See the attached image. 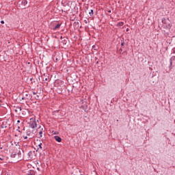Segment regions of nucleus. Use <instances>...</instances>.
<instances>
[{"label":"nucleus","instance_id":"nucleus-9","mask_svg":"<svg viewBox=\"0 0 175 175\" xmlns=\"http://www.w3.org/2000/svg\"><path fill=\"white\" fill-rule=\"evenodd\" d=\"M27 175H35V172L29 171L27 173Z\"/></svg>","mask_w":175,"mask_h":175},{"label":"nucleus","instance_id":"nucleus-31","mask_svg":"<svg viewBox=\"0 0 175 175\" xmlns=\"http://www.w3.org/2000/svg\"><path fill=\"white\" fill-rule=\"evenodd\" d=\"M0 159L2 161L3 159L1 157H0Z\"/></svg>","mask_w":175,"mask_h":175},{"label":"nucleus","instance_id":"nucleus-26","mask_svg":"<svg viewBox=\"0 0 175 175\" xmlns=\"http://www.w3.org/2000/svg\"><path fill=\"white\" fill-rule=\"evenodd\" d=\"M17 122H18V123H20V120H17Z\"/></svg>","mask_w":175,"mask_h":175},{"label":"nucleus","instance_id":"nucleus-6","mask_svg":"<svg viewBox=\"0 0 175 175\" xmlns=\"http://www.w3.org/2000/svg\"><path fill=\"white\" fill-rule=\"evenodd\" d=\"M35 152H32V151H29L28 153H27V155H28V157H29V158L30 159H32V158H33V153H34Z\"/></svg>","mask_w":175,"mask_h":175},{"label":"nucleus","instance_id":"nucleus-23","mask_svg":"<svg viewBox=\"0 0 175 175\" xmlns=\"http://www.w3.org/2000/svg\"><path fill=\"white\" fill-rule=\"evenodd\" d=\"M33 95H36V92H33Z\"/></svg>","mask_w":175,"mask_h":175},{"label":"nucleus","instance_id":"nucleus-14","mask_svg":"<svg viewBox=\"0 0 175 175\" xmlns=\"http://www.w3.org/2000/svg\"><path fill=\"white\" fill-rule=\"evenodd\" d=\"M23 5H27V3H28V1H27V0H24L22 1Z\"/></svg>","mask_w":175,"mask_h":175},{"label":"nucleus","instance_id":"nucleus-2","mask_svg":"<svg viewBox=\"0 0 175 175\" xmlns=\"http://www.w3.org/2000/svg\"><path fill=\"white\" fill-rule=\"evenodd\" d=\"M161 21L163 28L165 29H170V28H172V23L169 19L163 18Z\"/></svg>","mask_w":175,"mask_h":175},{"label":"nucleus","instance_id":"nucleus-8","mask_svg":"<svg viewBox=\"0 0 175 175\" xmlns=\"http://www.w3.org/2000/svg\"><path fill=\"white\" fill-rule=\"evenodd\" d=\"M172 66H173V62L170 60V66H169L170 70L172 69Z\"/></svg>","mask_w":175,"mask_h":175},{"label":"nucleus","instance_id":"nucleus-32","mask_svg":"<svg viewBox=\"0 0 175 175\" xmlns=\"http://www.w3.org/2000/svg\"><path fill=\"white\" fill-rule=\"evenodd\" d=\"M60 39H62V36L60 37Z\"/></svg>","mask_w":175,"mask_h":175},{"label":"nucleus","instance_id":"nucleus-30","mask_svg":"<svg viewBox=\"0 0 175 175\" xmlns=\"http://www.w3.org/2000/svg\"><path fill=\"white\" fill-rule=\"evenodd\" d=\"M15 111L17 113V109H15Z\"/></svg>","mask_w":175,"mask_h":175},{"label":"nucleus","instance_id":"nucleus-7","mask_svg":"<svg viewBox=\"0 0 175 175\" xmlns=\"http://www.w3.org/2000/svg\"><path fill=\"white\" fill-rule=\"evenodd\" d=\"M59 28H61V24L59 23L55 26V27L53 28V31H57V29H59Z\"/></svg>","mask_w":175,"mask_h":175},{"label":"nucleus","instance_id":"nucleus-18","mask_svg":"<svg viewBox=\"0 0 175 175\" xmlns=\"http://www.w3.org/2000/svg\"><path fill=\"white\" fill-rule=\"evenodd\" d=\"M17 109H18V110H19V111H21L23 110L21 107H18Z\"/></svg>","mask_w":175,"mask_h":175},{"label":"nucleus","instance_id":"nucleus-19","mask_svg":"<svg viewBox=\"0 0 175 175\" xmlns=\"http://www.w3.org/2000/svg\"><path fill=\"white\" fill-rule=\"evenodd\" d=\"M1 128H2V129H3L4 128H6V126L1 125Z\"/></svg>","mask_w":175,"mask_h":175},{"label":"nucleus","instance_id":"nucleus-4","mask_svg":"<svg viewBox=\"0 0 175 175\" xmlns=\"http://www.w3.org/2000/svg\"><path fill=\"white\" fill-rule=\"evenodd\" d=\"M26 135L27 136H29L30 139H32V137H33V133H32L31 131H27Z\"/></svg>","mask_w":175,"mask_h":175},{"label":"nucleus","instance_id":"nucleus-24","mask_svg":"<svg viewBox=\"0 0 175 175\" xmlns=\"http://www.w3.org/2000/svg\"><path fill=\"white\" fill-rule=\"evenodd\" d=\"M24 139L25 140H27V139H28V137H25Z\"/></svg>","mask_w":175,"mask_h":175},{"label":"nucleus","instance_id":"nucleus-17","mask_svg":"<svg viewBox=\"0 0 175 175\" xmlns=\"http://www.w3.org/2000/svg\"><path fill=\"white\" fill-rule=\"evenodd\" d=\"M43 81H49V77H46V78H43Z\"/></svg>","mask_w":175,"mask_h":175},{"label":"nucleus","instance_id":"nucleus-28","mask_svg":"<svg viewBox=\"0 0 175 175\" xmlns=\"http://www.w3.org/2000/svg\"><path fill=\"white\" fill-rule=\"evenodd\" d=\"M120 51H122V49H120Z\"/></svg>","mask_w":175,"mask_h":175},{"label":"nucleus","instance_id":"nucleus-29","mask_svg":"<svg viewBox=\"0 0 175 175\" xmlns=\"http://www.w3.org/2000/svg\"><path fill=\"white\" fill-rule=\"evenodd\" d=\"M22 100H24V97L22 98Z\"/></svg>","mask_w":175,"mask_h":175},{"label":"nucleus","instance_id":"nucleus-21","mask_svg":"<svg viewBox=\"0 0 175 175\" xmlns=\"http://www.w3.org/2000/svg\"><path fill=\"white\" fill-rule=\"evenodd\" d=\"M36 99H39V95H37V96H36Z\"/></svg>","mask_w":175,"mask_h":175},{"label":"nucleus","instance_id":"nucleus-5","mask_svg":"<svg viewBox=\"0 0 175 175\" xmlns=\"http://www.w3.org/2000/svg\"><path fill=\"white\" fill-rule=\"evenodd\" d=\"M54 137L55 140H56V142H58V143H61V142H62V139L61 138V137L56 135Z\"/></svg>","mask_w":175,"mask_h":175},{"label":"nucleus","instance_id":"nucleus-22","mask_svg":"<svg viewBox=\"0 0 175 175\" xmlns=\"http://www.w3.org/2000/svg\"><path fill=\"white\" fill-rule=\"evenodd\" d=\"M1 24H5V21H1Z\"/></svg>","mask_w":175,"mask_h":175},{"label":"nucleus","instance_id":"nucleus-16","mask_svg":"<svg viewBox=\"0 0 175 175\" xmlns=\"http://www.w3.org/2000/svg\"><path fill=\"white\" fill-rule=\"evenodd\" d=\"M62 42L63 44H66L67 41H66V40H62Z\"/></svg>","mask_w":175,"mask_h":175},{"label":"nucleus","instance_id":"nucleus-11","mask_svg":"<svg viewBox=\"0 0 175 175\" xmlns=\"http://www.w3.org/2000/svg\"><path fill=\"white\" fill-rule=\"evenodd\" d=\"M122 25H124L123 22H120L119 23H118V27H122Z\"/></svg>","mask_w":175,"mask_h":175},{"label":"nucleus","instance_id":"nucleus-3","mask_svg":"<svg viewBox=\"0 0 175 175\" xmlns=\"http://www.w3.org/2000/svg\"><path fill=\"white\" fill-rule=\"evenodd\" d=\"M38 126V124H36V121H33L31 123H29V127L32 128L33 129H35Z\"/></svg>","mask_w":175,"mask_h":175},{"label":"nucleus","instance_id":"nucleus-25","mask_svg":"<svg viewBox=\"0 0 175 175\" xmlns=\"http://www.w3.org/2000/svg\"><path fill=\"white\" fill-rule=\"evenodd\" d=\"M85 24H87V21L86 20H85Z\"/></svg>","mask_w":175,"mask_h":175},{"label":"nucleus","instance_id":"nucleus-34","mask_svg":"<svg viewBox=\"0 0 175 175\" xmlns=\"http://www.w3.org/2000/svg\"><path fill=\"white\" fill-rule=\"evenodd\" d=\"M0 106H1V104H0Z\"/></svg>","mask_w":175,"mask_h":175},{"label":"nucleus","instance_id":"nucleus-20","mask_svg":"<svg viewBox=\"0 0 175 175\" xmlns=\"http://www.w3.org/2000/svg\"><path fill=\"white\" fill-rule=\"evenodd\" d=\"M125 44V42L122 41L121 46H124Z\"/></svg>","mask_w":175,"mask_h":175},{"label":"nucleus","instance_id":"nucleus-10","mask_svg":"<svg viewBox=\"0 0 175 175\" xmlns=\"http://www.w3.org/2000/svg\"><path fill=\"white\" fill-rule=\"evenodd\" d=\"M38 146V150H39V148L40 150H43V148L42 147V142H40Z\"/></svg>","mask_w":175,"mask_h":175},{"label":"nucleus","instance_id":"nucleus-27","mask_svg":"<svg viewBox=\"0 0 175 175\" xmlns=\"http://www.w3.org/2000/svg\"><path fill=\"white\" fill-rule=\"evenodd\" d=\"M25 96H28V94H26Z\"/></svg>","mask_w":175,"mask_h":175},{"label":"nucleus","instance_id":"nucleus-1","mask_svg":"<svg viewBox=\"0 0 175 175\" xmlns=\"http://www.w3.org/2000/svg\"><path fill=\"white\" fill-rule=\"evenodd\" d=\"M16 157H18V158H19V161H21L24 157V150H23L21 148H19L17 153H12L11 154V158H16Z\"/></svg>","mask_w":175,"mask_h":175},{"label":"nucleus","instance_id":"nucleus-12","mask_svg":"<svg viewBox=\"0 0 175 175\" xmlns=\"http://www.w3.org/2000/svg\"><path fill=\"white\" fill-rule=\"evenodd\" d=\"M90 16H93L94 15V10H91L90 12H89Z\"/></svg>","mask_w":175,"mask_h":175},{"label":"nucleus","instance_id":"nucleus-15","mask_svg":"<svg viewBox=\"0 0 175 175\" xmlns=\"http://www.w3.org/2000/svg\"><path fill=\"white\" fill-rule=\"evenodd\" d=\"M43 131H40L39 132V135H40V137H42L43 135Z\"/></svg>","mask_w":175,"mask_h":175},{"label":"nucleus","instance_id":"nucleus-13","mask_svg":"<svg viewBox=\"0 0 175 175\" xmlns=\"http://www.w3.org/2000/svg\"><path fill=\"white\" fill-rule=\"evenodd\" d=\"M170 61H171V62H174L175 61V57L174 56H172L171 58H170Z\"/></svg>","mask_w":175,"mask_h":175},{"label":"nucleus","instance_id":"nucleus-33","mask_svg":"<svg viewBox=\"0 0 175 175\" xmlns=\"http://www.w3.org/2000/svg\"><path fill=\"white\" fill-rule=\"evenodd\" d=\"M30 120H33V118L30 119Z\"/></svg>","mask_w":175,"mask_h":175}]
</instances>
